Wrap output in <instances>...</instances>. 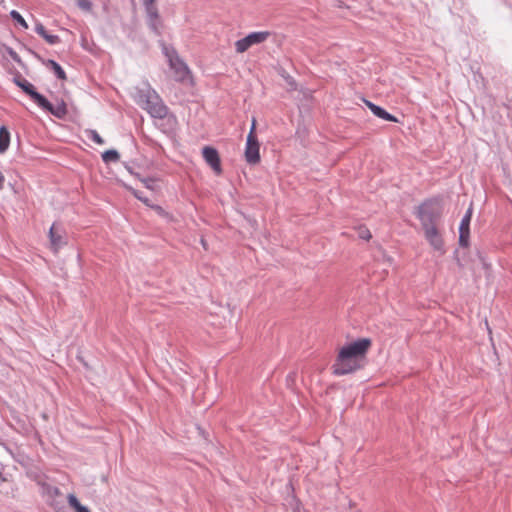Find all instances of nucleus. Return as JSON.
Masks as SVG:
<instances>
[{
	"instance_id": "cd10ccee",
	"label": "nucleus",
	"mask_w": 512,
	"mask_h": 512,
	"mask_svg": "<svg viewBox=\"0 0 512 512\" xmlns=\"http://www.w3.org/2000/svg\"><path fill=\"white\" fill-rule=\"evenodd\" d=\"M134 196H135L137 199H139V200H141L142 202H144L145 204H148V199H147V198H144V197L141 195V193H140V192H138V191H134Z\"/></svg>"
},
{
	"instance_id": "9b49d317",
	"label": "nucleus",
	"mask_w": 512,
	"mask_h": 512,
	"mask_svg": "<svg viewBox=\"0 0 512 512\" xmlns=\"http://www.w3.org/2000/svg\"><path fill=\"white\" fill-rule=\"evenodd\" d=\"M472 207H469L461 219L459 225V245L463 248L469 246L470 239V222L472 219Z\"/></svg>"
},
{
	"instance_id": "412c9836",
	"label": "nucleus",
	"mask_w": 512,
	"mask_h": 512,
	"mask_svg": "<svg viewBox=\"0 0 512 512\" xmlns=\"http://www.w3.org/2000/svg\"><path fill=\"white\" fill-rule=\"evenodd\" d=\"M10 16L11 18L17 23L19 24L22 28L24 29H27L28 28V24L27 22L25 21V19L22 17V15L16 11V10H12L10 12Z\"/></svg>"
},
{
	"instance_id": "423d86ee",
	"label": "nucleus",
	"mask_w": 512,
	"mask_h": 512,
	"mask_svg": "<svg viewBox=\"0 0 512 512\" xmlns=\"http://www.w3.org/2000/svg\"><path fill=\"white\" fill-rule=\"evenodd\" d=\"M48 237L50 248L54 253H58L60 249L67 245L65 230L55 223L50 227Z\"/></svg>"
},
{
	"instance_id": "2f4dec72",
	"label": "nucleus",
	"mask_w": 512,
	"mask_h": 512,
	"mask_svg": "<svg viewBox=\"0 0 512 512\" xmlns=\"http://www.w3.org/2000/svg\"><path fill=\"white\" fill-rule=\"evenodd\" d=\"M478 256H479V259L481 260V262H483V263H484V258L482 257V255H481V253H480V252H478Z\"/></svg>"
},
{
	"instance_id": "f257e3e1",
	"label": "nucleus",
	"mask_w": 512,
	"mask_h": 512,
	"mask_svg": "<svg viewBox=\"0 0 512 512\" xmlns=\"http://www.w3.org/2000/svg\"><path fill=\"white\" fill-rule=\"evenodd\" d=\"M370 346L369 338H360L342 347L334 365V374L341 376L356 371L360 367L357 359L363 357Z\"/></svg>"
},
{
	"instance_id": "39448f33",
	"label": "nucleus",
	"mask_w": 512,
	"mask_h": 512,
	"mask_svg": "<svg viewBox=\"0 0 512 512\" xmlns=\"http://www.w3.org/2000/svg\"><path fill=\"white\" fill-rule=\"evenodd\" d=\"M270 36L268 31L251 32L242 39L235 42V49L237 53L246 52L251 46L263 43Z\"/></svg>"
},
{
	"instance_id": "f8f14e48",
	"label": "nucleus",
	"mask_w": 512,
	"mask_h": 512,
	"mask_svg": "<svg viewBox=\"0 0 512 512\" xmlns=\"http://www.w3.org/2000/svg\"><path fill=\"white\" fill-rule=\"evenodd\" d=\"M202 156L205 162L212 168V170L217 175H220L222 173L220 156L215 148L211 146L203 147Z\"/></svg>"
},
{
	"instance_id": "a211bd4d",
	"label": "nucleus",
	"mask_w": 512,
	"mask_h": 512,
	"mask_svg": "<svg viewBox=\"0 0 512 512\" xmlns=\"http://www.w3.org/2000/svg\"><path fill=\"white\" fill-rule=\"evenodd\" d=\"M43 63L54 72L55 76L58 79H60V80L66 79V73L58 62H56L55 60H52V59H48L46 61L43 60Z\"/></svg>"
},
{
	"instance_id": "a878e982",
	"label": "nucleus",
	"mask_w": 512,
	"mask_h": 512,
	"mask_svg": "<svg viewBox=\"0 0 512 512\" xmlns=\"http://www.w3.org/2000/svg\"><path fill=\"white\" fill-rule=\"evenodd\" d=\"M152 208L156 211V213L162 217H167L168 213L159 205H154Z\"/></svg>"
},
{
	"instance_id": "7c9ffc66",
	"label": "nucleus",
	"mask_w": 512,
	"mask_h": 512,
	"mask_svg": "<svg viewBox=\"0 0 512 512\" xmlns=\"http://www.w3.org/2000/svg\"><path fill=\"white\" fill-rule=\"evenodd\" d=\"M142 3H143V5H146V4L150 5V4H154L155 0H142Z\"/></svg>"
},
{
	"instance_id": "ddd939ff",
	"label": "nucleus",
	"mask_w": 512,
	"mask_h": 512,
	"mask_svg": "<svg viewBox=\"0 0 512 512\" xmlns=\"http://www.w3.org/2000/svg\"><path fill=\"white\" fill-rule=\"evenodd\" d=\"M38 106L42 110H45V111L49 112L50 114H52L53 116H55V117H57L59 119H63L67 115V113H68L66 103L63 100H60L55 105H53L44 96V102L43 103H38Z\"/></svg>"
},
{
	"instance_id": "0eeeda50",
	"label": "nucleus",
	"mask_w": 512,
	"mask_h": 512,
	"mask_svg": "<svg viewBox=\"0 0 512 512\" xmlns=\"http://www.w3.org/2000/svg\"><path fill=\"white\" fill-rule=\"evenodd\" d=\"M417 218L420 220L423 228L435 225L438 214L435 212L432 202L422 203L417 210Z\"/></svg>"
},
{
	"instance_id": "b1692460",
	"label": "nucleus",
	"mask_w": 512,
	"mask_h": 512,
	"mask_svg": "<svg viewBox=\"0 0 512 512\" xmlns=\"http://www.w3.org/2000/svg\"><path fill=\"white\" fill-rule=\"evenodd\" d=\"M6 52L8 53V55L11 57V59L13 61H15L18 64L22 63L21 57L19 56V54L13 48L6 47Z\"/></svg>"
},
{
	"instance_id": "7ed1b4c3",
	"label": "nucleus",
	"mask_w": 512,
	"mask_h": 512,
	"mask_svg": "<svg viewBox=\"0 0 512 512\" xmlns=\"http://www.w3.org/2000/svg\"><path fill=\"white\" fill-rule=\"evenodd\" d=\"M135 99L137 104L153 118L164 119L168 114V107L149 84L137 90Z\"/></svg>"
},
{
	"instance_id": "1a4fd4ad",
	"label": "nucleus",
	"mask_w": 512,
	"mask_h": 512,
	"mask_svg": "<svg viewBox=\"0 0 512 512\" xmlns=\"http://www.w3.org/2000/svg\"><path fill=\"white\" fill-rule=\"evenodd\" d=\"M260 144L257 136L247 135L245 146V159L248 164L255 165L260 162Z\"/></svg>"
},
{
	"instance_id": "20e7f679",
	"label": "nucleus",
	"mask_w": 512,
	"mask_h": 512,
	"mask_svg": "<svg viewBox=\"0 0 512 512\" xmlns=\"http://www.w3.org/2000/svg\"><path fill=\"white\" fill-rule=\"evenodd\" d=\"M163 53L167 57L170 68L174 71L176 81H184L189 76V68L186 63L180 59L174 48L163 47Z\"/></svg>"
},
{
	"instance_id": "c756f323",
	"label": "nucleus",
	"mask_w": 512,
	"mask_h": 512,
	"mask_svg": "<svg viewBox=\"0 0 512 512\" xmlns=\"http://www.w3.org/2000/svg\"><path fill=\"white\" fill-rule=\"evenodd\" d=\"M4 182H5V177H4L3 173L0 171V190L3 189Z\"/></svg>"
},
{
	"instance_id": "473e14b6",
	"label": "nucleus",
	"mask_w": 512,
	"mask_h": 512,
	"mask_svg": "<svg viewBox=\"0 0 512 512\" xmlns=\"http://www.w3.org/2000/svg\"><path fill=\"white\" fill-rule=\"evenodd\" d=\"M126 169L128 170V172H129L130 174H134V173H133V171H132V169H131L129 166H126Z\"/></svg>"
},
{
	"instance_id": "6e6552de",
	"label": "nucleus",
	"mask_w": 512,
	"mask_h": 512,
	"mask_svg": "<svg viewBox=\"0 0 512 512\" xmlns=\"http://www.w3.org/2000/svg\"><path fill=\"white\" fill-rule=\"evenodd\" d=\"M13 82L16 86L21 88L22 91L27 94L37 105L38 103L44 102V96L36 90L32 83L23 78L20 74L13 78Z\"/></svg>"
},
{
	"instance_id": "bb28decb",
	"label": "nucleus",
	"mask_w": 512,
	"mask_h": 512,
	"mask_svg": "<svg viewBox=\"0 0 512 512\" xmlns=\"http://www.w3.org/2000/svg\"><path fill=\"white\" fill-rule=\"evenodd\" d=\"M141 181L143 182V184L145 185L146 188H149V189L152 188V185H151L153 183L152 179L145 178V179H141Z\"/></svg>"
},
{
	"instance_id": "2eb2a0df",
	"label": "nucleus",
	"mask_w": 512,
	"mask_h": 512,
	"mask_svg": "<svg viewBox=\"0 0 512 512\" xmlns=\"http://www.w3.org/2000/svg\"><path fill=\"white\" fill-rule=\"evenodd\" d=\"M364 103L376 117L389 122H398V119L394 115L387 112L384 108L374 104L369 100H364Z\"/></svg>"
},
{
	"instance_id": "6ab92c4d",
	"label": "nucleus",
	"mask_w": 512,
	"mask_h": 512,
	"mask_svg": "<svg viewBox=\"0 0 512 512\" xmlns=\"http://www.w3.org/2000/svg\"><path fill=\"white\" fill-rule=\"evenodd\" d=\"M10 144V132L6 126H0V154L7 151Z\"/></svg>"
},
{
	"instance_id": "4be33fe9",
	"label": "nucleus",
	"mask_w": 512,
	"mask_h": 512,
	"mask_svg": "<svg viewBox=\"0 0 512 512\" xmlns=\"http://www.w3.org/2000/svg\"><path fill=\"white\" fill-rule=\"evenodd\" d=\"M88 138L99 145H103L105 143L104 139L99 135V133L96 130H89Z\"/></svg>"
},
{
	"instance_id": "f03ea898",
	"label": "nucleus",
	"mask_w": 512,
	"mask_h": 512,
	"mask_svg": "<svg viewBox=\"0 0 512 512\" xmlns=\"http://www.w3.org/2000/svg\"><path fill=\"white\" fill-rule=\"evenodd\" d=\"M33 480L39 487L41 497L46 504L55 510L61 512L66 508V495L57 486L54 485L52 480L45 474H35Z\"/></svg>"
},
{
	"instance_id": "dca6fc26",
	"label": "nucleus",
	"mask_w": 512,
	"mask_h": 512,
	"mask_svg": "<svg viewBox=\"0 0 512 512\" xmlns=\"http://www.w3.org/2000/svg\"><path fill=\"white\" fill-rule=\"evenodd\" d=\"M35 32L46 40L50 45L58 44L61 39L58 35L49 34L41 22H37L35 25Z\"/></svg>"
},
{
	"instance_id": "5701e85b",
	"label": "nucleus",
	"mask_w": 512,
	"mask_h": 512,
	"mask_svg": "<svg viewBox=\"0 0 512 512\" xmlns=\"http://www.w3.org/2000/svg\"><path fill=\"white\" fill-rule=\"evenodd\" d=\"M76 3H77V6L85 11V12H90L92 10V2L90 0H75Z\"/></svg>"
},
{
	"instance_id": "4468645a",
	"label": "nucleus",
	"mask_w": 512,
	"mask_h": 512,
	"mask_svg": "<svg viewBox=\"0 0 512 512\" xmlns=\"http://www.w3.org/2000/svg\"><path fill=\"white\" fill-rule=\"evenodd\" d=\"M425 237L429 244L437 251H443V240L435 225L424 227Z\"/></svg>"
},
{
	"instance_id": "c85d7f7f",
	"label": "nucleus",
	"mask_w": 512,
	"mask_h": 512,
	"mask_svg": "<svg viewBox=\"0 0 512 512\" xmlns=\"http://www.w3.org/2000/svg\"><path fill=\"white\" fill-rule=\"evenodd\" d=\"M255 130H256V120L253 119L252 120V125H251V128H250V131L248 134H251L252 136H256L255 134Z\"/></svg>"
},
{
	"instance_id": "9d476101",
	"label": "nucleus",
	"mask_w": 512,
	"mask_h": 512,
	"mask_svg": "<svg viewBox=\"0 0 512 512\" xmlns=\"http://www.w3.org/2000/svg\"><path fill=\"white\" fill-rule=\"evenodd\" d=\"M147 15V25L149 29L157 36L161 35L162 20L159 16L158 9L155 4L143 5Z\"/></svg>"
},
{
	"instance_id": "aec40b11",
	"label": "nucleus",
	"mask_w": 512,
	"mask_h": 512,
	"mask_svg": "<svg viewBox=\"0 0 512 512\" xmlns=\"http://www.w3.org/2000/svg\"><path fill=\"white\" fill-rule=\"evenodd\" d=\"M119 159H120V154L118 153L117 150H114V149L106 150L102 154V160H103V162H105L107 164L110 162H117Z\"/></svg>"
},
{
	"instance_id": "393cba45",
	"label": "nucleus",
	"mask_w": 512,
	"mask_h": 512,
	"mask_svg": "<svg viewBox=\"0 0 512 512\" xmlns=\"http://www.w3.org/2000/svg\"><path fill=\"white\" fill-rule=\"evenodd\" d=\"M359 237L363 240H369L371 238V233L366 228H361L359 230Z\"/></svg>"
},
{
	"instance_id": "f3484780",
	"label": "nucleus",
	"mask_w": 512,
	"mask_h": 512,
	"mask_svg": "<svg viewBox=\"0 0 512 512\" xmlns=\"http://www.w3.org/2000/svg\"><path fill=\"white\" fill-rule=\"evenodd\" d=\"M66 497V507L68 506L69 508L74 509L75 512H90L86 506H83L80 503L74 494L68 493Z\"/></svg>"
},
{
	"instance_id": "72a5a7b5",
	"label": "nucleus",
	"mask_w": 512,
	"mask_h": 512,
	"mask_svg": "<svg viewBox=\"0 0 512 512\" xmlns=\"http://www.w3.org/2000/svg\"><path fill=\"white\" fill-rule=\"evenodd\" d=\"M5 478L2 476V473L0 472V482H4Z\"/></svg>"
}]
</instances>
